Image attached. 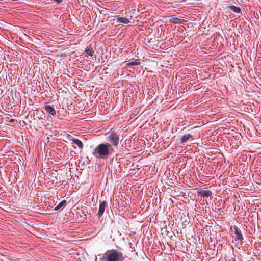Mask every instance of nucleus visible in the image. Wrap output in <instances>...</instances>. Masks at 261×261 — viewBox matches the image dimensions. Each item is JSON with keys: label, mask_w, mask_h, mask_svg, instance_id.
Instances as JSON below:
<instances>
[{"label": "nucleus", "mask_w": 261, "mask_h": 261, "mask_svg": "<svg viewBox=\"0 0 261 261\" xmlns=\"http://www.w3.org/2000/svg\"><path fill=\"white\" fill-rule=\"evenodd\" d=\"M107 140L112 146L117 147L119 142V135L115 132H111L107 133Z\"/></svg>", "instance_id": "obj_3"}, {"label": "nucleus", "mask_w": 261, "mask_h": 261, "mask_svg": "<svg viewBox=\"0 0 261 261\" xmlns=\"http://www.w3.org/2000/svg\"><path fill=\"white\" fill-rule=\"evenodd\" d=\"M72 143H74L77 145L79 148L83 149L84 145L82 141L77 139H73L72 140Z\"/></svg>", "instance_id": "obj_14"}, {"label": "nucleus", "mask_w": 261, "mask_h": 261, "mask_svg": "<svg viewBox=\"0 0 261 261\" xmlns=\"http://www.w3.org/2000/svg\"><path fill=\"white\" fill-rule=\"evenodd\" d=\"M94 53V50L91 48V46H87L84 51V54L86 57L90 56L92 57Z\"/></svg>", "instance_id": "obj_11"}, {"label": "nucleus", "mask_w": 261, "mask_h": 261, "mask_svg": "<svg viewBox=\"0 0 261 261\" xmlns=\"http://www.w3.org/2000/svg\"><path fill=\"white\" fill-rule=\"evenodd\" d=\"M34 116L39 120L45 119V114L42 110H35V112H34Z\"/></svg>", "instance_id": "obj_7"}, {"label": "nucleus", "mask_w": 261, "mask_h": 261, "mask_svg": "<svg viewBox=\"0 0 261 261\" xmlns=\"http://www.w3.org/2000/svg\"><path fill=\"white\" fill-rule=\"evenodd\" d=\"M114 151L110 143H100L94 149L92 154L96 159H106Z\"/></svg>", "instance_id": "obj_1"}, {"label": "nucleus", "mask_w": 261, "mask_h": 261, "mask_svg": "<svg viewBox=\"0 0 261 261\" xmlns=\"http://www.w3.org/2000/svg\"><path fill=\"white\" fill-rule=\"evenodd\" d=\"M66 201L65 200H63L57 205V206L55 208V210L57 211L60 209H63L66 207Z\"/></svg>", "instance_id": "obj_13"}, {"label": "nucleus", "mask_w": 261, "mask_h": 261, "mask_svg": "<svg viewBox=\"0 0 261 261\" xmlns=\"http://www.w3.org/2000/svg\"><path fill=\"white\" fill-rule=\"evenodd\" d=\"M124 259L122 253L115 249L107 250L99 258L100 261H123Z\"/></svg>", "instance_id": "obj_2"}, {"label": "nucleus", "mask_w": 261, "mask_h": 261, "mask_svg": "<svg viewBox=\"0 0 261 261\" xmlns=\"http://www.w3.org/2000/svg\"><path fill=\"white\" fill-rule=\"evenodd\" d=\"M234 234L236 236V240H242L243 236L241 233L240 229L237 226L234 227Z\"/></svg>", "instance_id": "obj_9"}, {"label": "nucleus", "mask_w": 261, "mask_h": 261, "mask_svg": "<svg viewBox=\"0 0 261 261\" xmlns=\"http://www.w3.org/2000/svg\"><path fill=\"white\" fill-rule=\"evenodd\" d=\"M125 63H126V65L127 66H138L141 64V61L139 59H132L126 61Z\"/></svg>", "instance_id": "obj_5"}, {"label": "nucleus", "mask_w": 261, "mask_h": 261, "mask_svg": "<svg viewBox=\"0 0 261 261\" xmlns=\"http://www.w3.org/2000/svg\"><path fill=\"white\" fill-rule=\"evenodd\" d=\"M170 21L171 22H172L174 24H181L183 22L184 20H182L180 18L176 17L175 15H172Z\"/></svg>", "instance_id": "obj_12"}, {"label": "nucleus", "mask_w": 261, "mask_h": 261, "mask_svg": "<svg viewBox=\"0 0 261 261\" xmlns=\"http://www.w3.org/2000/svg\"><path fill=\"white\" fill-rule=\"evenodd\" d=\"M10 122H14V119H11L10 120Z\"/></svg>", "instance_id": "obj_17"}, {"label": "nucleus", "mask_w": 261, "mask_h": 261, "mask_svg": "<svg viewBox=\"0 0 261 261\" xmlns=\"http://www.w3.org/2000/svg\"><path fill=\"white\" fill-rule=\"evenodd\" d=\"M192 138V136L190 134H187L184 135L181 138V143H184L187 142L188 140Z\"/></svg>", "instance_id": "obj_15"}, {"label": "nucleus", "mask_w": 261, "mask_h": 261, "mask_svg": "<svg viewBox=\"0 0 261 261\" xmlns=\"http://www.w3.org/2000/svg\"><path fill=\"white\" fill-rule=\"evenodd\" d=\"M107 202L106 201H103L102 202L100 203L98 212L97 214L98 217H101L103 214Z\"/></svg>", "instance_id": "obj_6"}, {"label": "nucleus", "mask_w": 261, "mask_h": 261, "mask_svg": "<svg viewBox=\"0 0 261 261\" xmlns=\"http://www.w3.org/2000/svg\"><path fill=\"white\" fill-rule=\"evenodd\" d=\"M116 18L117 22H119L123 24H128L130 22L129 19L126 17L117 16Z\"/></svg>", "instance_id": "obj_10"}, {"label": "nucleus", "mask_w": 261, "mask_h": 261, "mask_svg": "<svg viewBox=\"0 0 261 261\" xmlns=\"http://www.w3.org/2000/svg\"><path fill=\"white\" fill-rule=\"evenodd\" d=\"M198 195L201 197H209L212 194V192L208 189L207 188H197Z\"/></svg>", "instance_id": "obj_4"}, {"label": "nucleus", "mask_w": 261, "mask_h": 261, "mask_svg": "<svg viewBox=\"0 0 261 261\" xmlns=\"http://www.w3.org/2000/svg\"><path fill=\"white\" fill-rule=\"evenodd\" d=\"M44 109L51 115L54 116L56 113V110L53 106L48 105V103H45L44 105Z\"/></svg>", "instance_id": "obj_8"}, {"label": "nucleus", "mask_w": 261, "mask_h": 261, "mask_svg": "<svg viewBox=\"0 0 261 261\" xmlns=\"http://www.w3.org/2000/svg\"><path fill=\"white\" fill-rule=\"evenodd\" d=\"M229 9L231 11H233L234 13H240L241 12V9L239 7H237L235 6L231 5L229 6Z\"/></svg>", "instance_id": "obj_16"}]
</instances>
